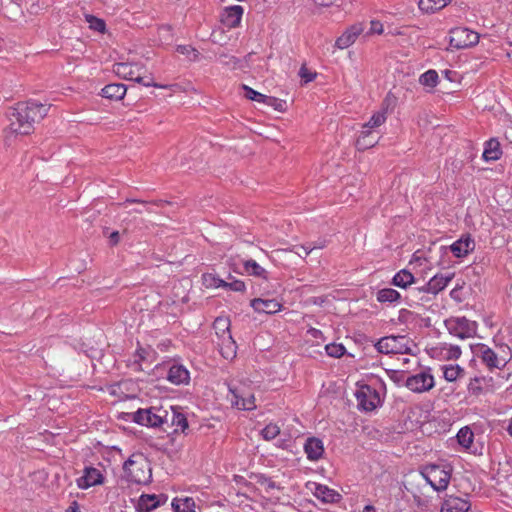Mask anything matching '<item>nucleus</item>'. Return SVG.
Listing matches in <instances>:
<instances>
[{"instance_id":"obj_1","label":"nucleus","mask_w":512,"mask_h":512,"mask_svg":"<svg viewBox=\"0 0 512 512\" xmlns=\"http://www.w3.org/2000/svg\"><path fill=\"white\" fill-rule=\"evenodd\" d=\"M50 106L34 101L21 102L9 113L10 129L13 133L29 135L34 130V123L41 121Z\"/></svg>"},{"instance_id":"obj_12","label":"nucleus","mask_w":512,"mask_h":512,"mask_svg":"<svg viewBox=\"0 0 512 512\" xmlns=\"http://www.w3.org/2000/svg\"><path fill=\"white\" fill-rule=\"evenodd\" d=\"M229 395L231 405L239 410L251 411L256 408L255 397L251 393L229 386Z\"/></svg>"},{"instance_id":"obj_34","label":"nucleus","mask_w":512,"mask_h":512,"mask_svg":"<svg viewBox=\"0 0 512 512\" xmlns=\"http://www.w3.org/2000/svg\"><path fill=\"white\" fill-rule=\"evenodd\" d=\"M450 0H419L418 7L424 13H435L444 8Z\"/></svg>"},{"instance_id":"obj_22","label":"nucleus","mask_w":512,"mask_h":512,"mask_svg":"<svg viewBox=\"0 0 512 512\" xmlns=\"http://www.w3.org/2000/svg\"><path fill=\"white\" fill-rule=\"evenodd\" d=\"M380 139L378 133L374 130L363 129L360 136L357 138L355 146L359 151H365L374 147Z\"/></svg>"},{"instance_id":"obj_63","label":"nucleus","mask_w":512,"mask_h":512,"mask_svg":"<svg viewBox=\"0 0 512 512\" xmlns=\"http://www.w3.org/2000/svg\"><path fill=\"white\" fill-rule=\"evenodd\" d=\"M362 512H377L376 508L373 505H365Z\"/></svg>"},{"instance_id":"obj_23","label":"nucleus","mask_w":512,"mask_h":512,"mask_svg":"<svg viewBox=\"0 0 512 512\" xmlns=\"http://www.w3.org/2000/svg\"><path fill=\"white\" fill-rule=\"evenodd\" d=\"M243 15V8L239 5L230 6L222 15V22L230 28L239 26Z\"/></svg>"},{"instance_id":"obj_62","label":"nucleus","mask_w":512,"mask_h":512,"mask_svg":"<svg viewBox=\"0 0 512 512\" xmlns=\"http://www.w3.org/2000/svg\"><path fill=\"white\" fill-rule=\"evenodd\" d=\"M316 2L321 6H331L335 4V0H316Z\"/></svg>"},{"instance_id":"obj_8","label":"nucleus","mask_w":512,"mask_h":512,"mask_svg":"<svg viewBox=\"0 0 512 512\" xmlns=\"http://www.w3.org/2000/svg\"><path fill=\"white\" fill-rule=\"evenodd\" d=\"M358 408L365 412L375 410L381 405V397L376 388L368 384H357V389L354 393Z\"/></svg>"},{"instance_id":"obj_55","label":"nucleus","mask_w":512,"mask_h":512,"mask_svg":"<svg viewBox=\"0 0 512 512\" xmlns=\"http://www.w3.org/2000/svg\"><path fill=\"white\" fill-rule=\"evenodd\" d=\"M307 334L310 335L312 338H314L318 343L321 341V342H324L325 341V337H324V334L321 330L317 329V328H309L307 330Z\"/></svg>"},{"instance_id":"obj_29","label":"nucleus","mask_w":512,"mask_h":512,"mask_svg":"<svg viewBox=\"0 0 512 512\" xmlns=\"http://www.w3.org/2000/svg\"><path fill=\"white\" fill-rule=\"evenodd\" d=\"M174 512H195L196 504L192 497H176L171 503Z\"/></svg>"},{"instance_id":"obj_50","label":"nucleus","mask_w":512,"mask_h":512,"mask_svg":"<svg viewBox=\"0 0 512 512\" xmlns=\"http://www.w3.org/2000/svg\"><path fill=\"white\" fill-rule=\"evenodd\" d=\"M356 40L347 31H345L340 37L337 38L335 46L339 49L348 48Z\"/></svg>"},{"instance_id":"obj_40","label":"nucleus","mask_w":512,"mask_h":512,"mask_svg":"<svg viewBox=\"0 0 512 512\" xmlns=\"http://www.w3.org/2000/svg\"><path fill=\"white\" fill-rule=\"evenodd\" d=\"M214 330L220 339H224L230 333V321L228 318L218 317L213 324Z\"/></svg>"},{"instance_id":"obj_27","label":"nucleus","mask_w":512,"mask_h":512,"mask_svg":"<svg viewBox=\"0 0 512 512\" xmlns=\"http://www.w3.org/2000/svg\"><path fill=\"white\" fill-rule=\"evenodd\" d=\"M127 91V87L122 83H113L106 85L102 91L101 95L104 98L110 100H121Z\"/></svg>"},{"instance_id":"obj_57","label":"nucleus","mask_w":512,"mask_h":512,"mask_svg":"<svg viewBox=\"0 0 512 512\" xmlns=\"http://www.w3.org/2000/svg\"><path fill=\"white\" fill-rule=\"evenodd\" d=\"M413 501L419 508H425L428 506V499L421 497L420 495L413 494Z\"/></svg>"},{"instance_id":"obj_2","label":"nucleus","mask_w":512,"mask_h":512,"mask_svg":"<svg viewBox=\"0 0 512 512\" xmlns=\"http://www.w3.org/2000/svg\"><path fill=\"white\" fill-rule=\"evenodd\" d=\"M494 343L497 350L486 343L470 344L473 356L491 374L504 370L507 364L512 361L511 347L503 342L497 343L494 341Z\"/></svg>"},{"instance_id":"obj_36","label":"nucleus","mask_w":512,"mask_h":512,"mask_svg":"<svg viewBox=\"0 0 512 512\" xmlns=\"http://www.w3.org/2000/svg\"><path fill=\"white\" fill-rule=\"evenodd\" d=\"M218 60L220 61V63L222 65L227 66L231 70L245 68V65H243L242 59L237 58L233 55H230L229 53L224 52V51H222L218 54Z\"/></svg>"},{"instance_id":"obj_11","label":"nucleus","mask_w":512,"mask_h":512,"mask_svg":"<svg viewBox=\"0 0 512 512\" xmlns=\"http://www.w3.org/2000/svg\"><path fill=\"white\" fill-rule=\"evenodd\" d=\"M405 386L414 393H423L434 387V377L429 369L410 375L405 381Z\"/></svg>"},{"instance_id":"obj_43","label":"nucleus","mask_w":512,"mask_h":512,"mask_svg":"<svg viewBox=\"0 0 512 512\" xmlns=\"http://www.w3.org/2000/svg\"><path fill=\"white\" fill-rule=\"evenodd\" d=\"M419 82L424 86L433 88L437 85L438 73L435 70H428L420 76Z\"/></svg>"},{"instance_id":"obj_44","label":"nucleus","mask_w":512,"mask_h":512,"mask_svg":"<svg viewBox=\"0 0 512 512\" xmlns=\"http://www.w3.org/2000/svg\"><path fill=\"white\" fill-rule=\"evenodd\" d=\"M325 351L330 357L340 358L345 354L346 348L340 343H329L325 346Z\"/></svg>"},{"instance_id":"obj_26","label":"nucleus","mask_w":512,"mask_h":512,"mask_svg":"<svg viewBox=\"0 0 512 512\" xmlns=\"http://www.w3.org/2000/svg\"><path fill=\"white\" fill-rule=\"evenodd\" d=\"M161 505L158 496L155 494H142L137 502L136 509L138 512H151Z\"/></svg>"},{"instance_id":"obj_14","label":"nucleus","mask_w":512,"mask_h":512,"mask_svg":"<svg viewBox=\"0 0 512 512\" xmlns=\"http://www.w3.org/2000/svg\"><path fill=\"white\" fill-rule=\"evenodd\" d=\"M309 489L317 499L326 504L337 503L341 499V495L336 490L323 484L309 483Z\"/></svg>"},{"instance_id":"obj_20","label":"nucleus","mask_w":512,"mask_h":512,"mask_svg":"<svg viewBox=\"0 0 512 512\" xmlns=\"http://www.w3.org/2000/svg\"><path fill=\"white\" fill-rule=\"evenodd\" d=\"M250 306L257 313L275 314L282 308V304L276 299L254 298L250 302Z\"/></svg>"},{"instance_id":"obj_4","label":"nucleus","mask_w":512,"mask_h":512,"mask_svg":"<svg viewBox=\"0 0 512 512\" xmlns=\"http://www.w3.org/2000/svg\"><path fill=\"white\" fill-rule=\"evenodd\" d=\"M125 479L134 484H148L152 478V472L148 461L142 454H133L123 464Z\"/></svg>"},{"instance_id":"obj_19","label":"nucleus","mask_w":512,"mask_h":512,"mask_svg":"<svg viewBox=\"0 0 512 512\" xmlns=\"http://www.w3.org/2000/svg\"><path fill=\"white\" fill-rule=\"evenodd\" d=\"M474 248L475 242L470 235H463L449 246L450 251L457 258L467 256Z\"/></svg>"},{"instance_id":"obj_53","label":"nucleus","mask_w":512,"mask_h":512,"mask_svg":"<svg viewBox=\"0 0 512 512\" xmlns=\"http://www.w3.org/2000/svg\"><path fill=\"white\" fill-rule=\"evenodd\" d=\"M299 76L301 77V79L305 82V83H309L311 81H313L316 76H317V73L316 72H311L310 70H308L306 68L305 65H303L300 70H299Z\"/></svg>"},{"instance_id":"obj_51","label":"nucleus","mask_w":512,"mask_h":512,"mask_svg":"<svg viewBox=\"0 0 512 512\" xmlns=\"http://www.w3.org/2000/svg\"><path fill=\"white\" fill-rule=\"evenodd\" d=\"M177 52L183 55H187L190 58V60L193 61L197 60L199 56L198 51L190 45H179L177 47Z\"/></svg>"},{"instance_id":"obj_38","label":"nucleus","mask_w":512,"mask_h":512,"mask_svg":"<svg viewBox=\"0 0 512 512\" xmlns=\"http://www.w3.org/2000/svg\"><path fill=\"white\" fill-rule=\"evenodd\" d=\"M442 371L444 379L448 382L456 381L464 373V369L458 364L444 365Z\"/></svg>"},{"instance_id":"obj_56","label":"nucleus","mask_w":512,"mask_h":512,"mask_svg":"<svg viewBox=\"0 0 512 512\" xmlns=\"http://www.w3.org/2000/svg\"><path fill=\"white\" fill-rule=\"evenodd\" d=\"M159 35L162 39L166 40V41H169L171 40V27L168 26V25H163L161 27H159Z\"/></svg>"},{"instance_id":"obj_33","label":"nucleus","mask_w":512,"mask_h":512,"mask_svg":"<svg viewBox=\"0 0 512 512\" xmlns=\"http://www.w3.org/2000/svg\"><path fill=\"white\" fill-rule=\"evenodd\" d=\"M220 353L225 359H233L236 356V343L232 338V335H226L224 339H221Z\"/></svg>"},{"instance_id":"obj_9","label":"nucleus","mask_w":512,"mask_h":512,"mask_svg":"<svg viewBox=\"0 0 512 512\" xmlns=\"http://www.w3.org/2000/svg\"><path fill=\"white\" fill-rule=\"evenodd\" d=\"M164 203H167V202L164 200L147 202V201H143V200H139V199L127 198L123 203L120 204V206L123 207L124 213L126 215H128V216L134 215L132 218H128V217L124 218V221L131 222V221H137V220L143 221L144 220L143 218L138 219L136 217V215L152 213L153 212L152 206L160 207Z\"/></svg>"},{"instance_id":"obj_46","label":"nucleus","mask_w":512,"mask_h":512,"mask_svg":"<svg viewBox=\"0 0 512 512\" xmlns=\"http://www.w3.org/2000/svg\"><path fill=\"white\" fill-rule=\"evenodd\" d=\"M280 434V427L277 424L269 423L261 431L265 440H273Z\"/></svg>"},{"instance_id":"obj_31","label":"nucleus","mask_w":512,"mask_h":512,"mask_svg":"<svg viewBox=\"0 0 512 512\" xmlns=\"http://www.w3.org/2000/svg\"><path fill=\"white\" fill-rule=\"evenodd\" d=\"M250 479H252L255 484L259 485L268 494H272V492L278 488L275 481L261 473H252L250 475Z\"/></svg>"},{"instance_id":"obj_39","label":"nucleus","mask_w":512,"mask_h":512,"mask_svg":"<svg viewBox=\"0 0 512 512\" xmlns=\"http://www.w3.org/2000/svg\"><path fill=\"white\" fill-rule=\"evenodd\" d=\"M145 72H146L145 69L143 71L137 72L136 77H133L131 79V81H135V82L142 84L143 86H146V87L152 86V87L163 88V89L172 87V85H161V84L154 82L153 78L151 76L144 75Z\"/></svg>"},{"instance_id":"obj_35","label":"nucleus","mask_w":512,"mask_h":512,"mask_svg":"<svg viewBox=\"0 0 512 512\" xmlns=\"http://www.w3.org/2000/svg\"><path fill=\"white\" fill-rule=\"evenodd\" d=\"M457 443L465 450L469 449L474 441V433L469 426L462 427L456 434Z\"/></svg>"},{"instance_id":"obj_17","label":"nucleus","mask_w":512,"mask_h":512,"mask_svg":"<svg viewBox=\"0 0 512 512\" xmlns=\"http://www.w3.org/2000/svg\"><path fill=\"white\" fill-rule=\"evenodd\" d=\"M470 508L471 503L468 499L449 495L444 499L440 512H468Z\"/></svg>"},{"instance_id":"obj_6","label":"nucleus","mask_w":512,"mask_h":512,"mask_svg":"<svg viewBox=\"0 0 512 512\" xmlns=\"http://www.w3.org/2000/svg\"><path fill=\"white\" fill-rule=\"evenodd\" d=\"M375 347L383 354H412L416 345L406 335H390L379 339Z\"/></svg>"},{"instance_id":"obj_25","label":"nucleus","mask_w":512,"mask_h":512,"mask_svg":"<svg viewBox=\"0 0 512 512\" xmlns=\"http://www.w3.org/2000/svg\"><path fill=\"white\" fill-rule=\"evenodd\" d=\"M169 422L171 426L174 427V432H182L186 433L188 429V421L186 416L180 412L178 409L171 407V412H169Z\"/></svg>"},{"instance_id":"obj_15","label":"nucleus","mask_w":512,"mask_h":512,"mask_svg":"<svg viewBox=\"0 0 512 512\" xmlns=\"http://www.w3.org/2000/svg\"><path fill=\"white\" fill-rule=\"evenodd\" d=\"M453 277L454 273L436 274L420 289V291L436 295L447 287Z\"/></svg>"},{"instance_id":"obj_47","label":"nucleus","mask_w":512,"mask_h":512,"mask_svg":"<svg viewBox=\"0 0 512 512\" xmlns=\"http://www.w3.org/2000/svg\"><path fill=\"white\" fill-rule=\"evenodd\" d=\"M203 281L210 288H224L225 285V281L214 274H204Z\"/></svg>"},{"instance_id":"obj_5","label":"nucleus","mask_w":512,"mask_h":512,"mask_svg":"<svg viewBox=\"0 0 512 512\" xmlns=\"http://www.w3.org/2000/svg\"><path fill=\"white\" fill-rule=\"evenodd\" d=\"M169 412L162 407L138 409L130 414V420L138 425L157 428L169 422Z\"/></svg>"},{"instance_id":"obj_54","label":"nucleus","mask_w":512,"mask_h":512,"mask_svg":"<svg viewBox=\"0 0 512 512\" xmlns=\"http://www.w3.org/2000/svg\"><path fill=\"white\" fill-rule=\"evenodd\" d=\"M103 233L108 237L110 245L113 246L119 242L120 235L118 231L110 230L109 227H105Z\"/></svg>"},{"instance_id":"obj_64","label":"nucleus","mask_w":512,"mask_h":512,"mask_svg":"<svg viewBox=\"0 0 512 512\" xmlns=\"http://www.w3.org/2000/svg\"><path fill=\"white\" fill-rule=\"evenodd\" d=\"M506 430H507L508 434L512 437V416L508 420Z\"/></svg>"},{"instance_id":"obj_52","label":"nucleus","mask_w":512,"mask_h":512,"mask_svg":"<svg viewBox=\"0 0 512 512\" xmlns=\"http://www.w3.org/2000/svg\"><path fill=\"white\" fill-rule=\"evenodd\" d=\"M224 288L235 292H244L246 285L242 280H233L232 282L225 281Z\"/></svg>"},{"instance_id":"obj_32","label":"nucleus","mask_w":512,"mask_h":512,"mask_svg":"<svg viewBox=\"0 0 512 512\" xmlns=\"http://www.w3.org/2000/svg\"><path fill=\"white\" fill-rule=\"evenodd\" d=\"M438 349L442 358L446 360H457L462 354L460 346L455 344L441 343Z\"/></svg>"},{"instance_id":"obj_16","label":"nucleus","mask_w":512,"mask_h":512,"mask_svg":"<svg viewBox=\"0 0 512 512\" xmlns=\"http://www.w3.org/2000/svg\"><path fill=\"white\" fill-rule=\"evenodd\" d=\"M307 459L312 462L320 460L325 452L324 443L320 438L308 437L303 446Z\"/></svg>"},{"instance_id":"obj_60","label":"nucleus","mask_w":512,"mask_h":512,"mask_svg":"<svg viewBox=\"0 0 512 512\" xmlns=\"http://www.w3.org/2000/svg\"><path fill=\"white\" fill-rule=\"evenodd\" d=\"M144 353L145 351L143 349H139L136 351L135 354V365L140 367V361L144 360Z\"/></svg>"},{"instance_id":"obj_10","label":"nucleus","mask_w":512,"mask_h":512,"mask_svg":"<svg viewBox=\"0 0 512 512\" xmlns=\"http://www.w3.org/2000/svg\"><path fill=\"white\" fill-rule=\"evenodd\" d=\"M479 34L468 28L457 27L450 31L449 44L459 50L472 47L479 42Z\"/></svg>"},{"instance_id":"obj_18","label":"nucleus","mask_w":512,"mask_h":512,"mask_svg":"<svg viewBox=\"0 0 512 512\" xmlns=\"http://www.w3.org/2000/svg\"><path fill=\"white\" fill-rule=\"evenodd\" d=\"M167 380L174 385H187L190 382V372L180 363H173L167 372Z\"/></svg>"},{"instance_id":"obj_30","label":"nucleus","mask_w":512,"mask_h":512,"mask_svg":"<svg viewBox=\"0 0 512 512\" xmlns=\"http://www.w3.org/2000/svg\"><path fill=\"white\" fill-rule=\"evenodd\" d=\"M415 281L414 275L407 269L398 271L392 279V284L402 289H406Z\"/></svg>"},{"instance_id":"obj_13","label":"nucleus","mask_w":512,"mask_h":512,"mask_svg":"<svg viewBox=\"0 0 512 512\" xmlns=\"http://www.w3.org/2000/svg\"><path fill=\"white\" fill-rule=\"evenodd\" d=\"M104 482V475L101 470L88 466L83 470V474L76 480L77 487L82 490L101 485Z\"/></svg>"},{"instance_id":"obj_24","label":"nucleus","mask_w":512,"mask_h":512,"mask_svg":"<svg viewBox=\"0 0 512 512\" xmlns=\"http://www.w3.org/2000/svg\"><path fill=\"white\" fill-rule=\"evenodd\" d=\"M143 70L144 68L142 66L132 63H116L113 69L116 75L127 80L136 77V73Z\"/></svg>"},{"instance_id":"obj_21","label":"nucleus","mask_w":512,"mask_h":512,"mask_svg":"<svg viewBox=\"0 0 512 512\" xmlns=\"http://www.w3.org/2000/svg\"><path fill=\"white\" fill-rule=\"evenodd\" d=\"M493 377L491 376H475L470 379L467 384V391L471 396H479L483 393L486 387L491 386Z\"/></svg>"},{"instance_id":"obj_3","label":"nucleus","mask_w":512,"mask_h":512,"mask_svg":"<svg viewBox=\"0 0 512 512\" xmlns=\"http://www.w3.org/2000/svg\"><path fill=\"white\" fill-rule=\"evenodd\" d=\"M453 468L448 463H429L419 469L420 475L436 492H443L448 488Z\"/></svg>"},{"instance_id":"obj_42","label":"nucleus","mask_w":512,"mask_h":512,"mask_svg":"<svg viewBox=\"0 0 512 512\" xmlns=\"http://www.w3.org/2000/svg\"><path fill=\"white\" fill-rule=\"evenodd\" d=\"M386 121V113L384 111L376 112L372 115L370 120L363 125V129L372 130L379 127Z\"/></svg>"},{"instance_id":"obj_41","label":"nucleus","mask_w":512,"mask_h":512,"mask_svg":"<svg viewBox=\"0 0 512 512\" xmlns=\"http://www.w3.org/2000/svg\"><path fill=\"white\" fill-rule=\"evenodd\" d=\"M244 270L248 275L257 277H265L267 273L266 270L253 259L244 262Z\"/></svg>"},{"instance_id":"obj_49","label":"nucleus","mask_w":512,"mask_h":512,"mask_svg":"<svg viewBox=\"0 0 512 512\" xmlns=\"http://www.w3.org/2000/svg\"><path fill=\"white\" fill-rule=\"evenodd\" d=\"M242 88L244 90V96L249 99V100H252V101H256V102H265V99H266V95L260 93V92H257L256 90L252 89L251 87L247 86V85H242Z\"/></svg>"},{"instance_id":"obj_48","label":"nucleus","mask_w":512,"mask_h":512,"mask_svg":"<svg viewBox=\"0 0 512 512\" xmlns=\"http://www.w3.org/2000/svg\"><path fill=\"white\" fill-rule=\"evenodd\" d=\"M263 103L268 106L273 107L274 110L281 112V113L285 112L287 109L286 101L282 100V99H278L276 97L267 96L265 99V102H263Z\"/></svg>"},{"instance_id":"obj_37","label":"nucleus","mask_w":512,"mask_h":512,"mask_svg":"<svg viewBox=\"0 0 512 512\" xmlns=\"http://www.w3.org/2000/svg\"><path fill=\"white\" fill-rule=\"evenodd\" d=\"M376 299L380 303H395L401 299V295L393 288H383L377 292Z\"/></svg>"},{"instance_id":"obj_59","label":"nucleus","mask_w":512,"mask_h":512,"mask_svg":"<svg viewBox=\"0 0 512 512\" xmlns=\"http://www.w3.org/2000/svg\"><path fill=\"white\" fill-rule=\"evenodd\" d=\"M370 32L371 33H377V34H381L383 32V25L381 22L379 21H371L370 22Z\"/></svg>"},{"instance_id":"obj_61","label":"nucleus","mask_w":512,"mask_h":512,"mask_svg":"<svg viewBox=\"0 0 512 512\" xmlns=\"http://www.w3.org/2000/svg\"><path fill=\"white\" fill-rule=\"evenodd\" d=\"M65 512H81L78 502L72 501L69 507L65 510Z\"/></svg>"},{"instance_id":"obj_45","label":"nucleus","mask_w":512,"mask_h":512,"mask_svg":"<svg viewBox=\"0 0 512 512\" xmlns=\"http://www.w3.org/2000/svg\"><path fill=\"white\" fill-rule=\"evenodd\" d=\"M85 19L89 23V28L90 29H92L94 31H97V32H100V33H104L105 32L106 24H105V21L103 19L97 18V17H95L93 15H90V14H86L85 15Z\"/></svg>"},{"instance_id":"obj_7","label":"nucleus","mask_w":512,"mask_h":512,"mask_svg":"<svg viewBox=\"0 0 512 512\" xmlns=\"http://www.w3.org/2000/svg\"><path fill=\"white\" fill-rule=\"evenodd\" d=\"M444 326L451 336L460 340L473 338L478 331L477 322L465 316H451L444 320Z\"/></svg>"},{"instance_id":"obj_28","label":"nucleus","mask_w":512,"mask_h":512,"mask_svg":"<svg viewBox=\"0 0 512 512\" xmlns=\"http://www.w3.org/2000/svg\"><path fill=\"white\" fill-rule=\"evenodd\" d=\"M501 155L502 150L497 139L491 138L485 143V149L482 155L485 161H496L500 159Z\"/></svg>"},{"instance_id":"obj_58","label":"nucleus","mask_w":512,"mask_h":512,"mask_svg":"<svg viewBox=\"0 0 512 512\" xmlns=\"http://www.w3.org/2000/svg\"><path fill=\"white\" fill-rule=\"evenodd\" d=\"M353 38L356 40L357 37L362 33L363 28L361 24L359 25H353L349 29L346 30Z\"/></svg>"}]
</instances>
